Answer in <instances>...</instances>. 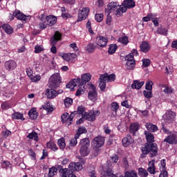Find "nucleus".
<instances>
[{"instance_id":"6e6552de","label":"nucleus","mask_w":177,"mask_h":177,"mask_svg":"<svg viewBox=\"0 0 177 177\" xmlns=\"http://www.w3.org/2000/svg\"><path fill=\"white\" fill-rule=\"evenodd\" d=\"M123 12H127V9L133 8L136 6V3L133 0H125L122 3Z\"/></svg>"},{"instance_id":"39448f33","label":"nucleus","mask_w":177,"mask_h":177,"mask_svg":"<svg viewBox=\"0 0 177 177\" xmlns=\"http://www.w3.org/2000/svg\"><path fill=\"white\" fill-rule=\"evenodd\" d=\"M176 114L172 111H167L162 116L166 124L174 123L176 120Z\"/></svg>"},{"instance_id":"864d4df0","label":"nucleus","mask_w":177,"mask_h":177,"mask_svg":"<svg viewBox=\"0 0 177 177\" xmlns=\"http://www.w3.org/2000/svg\"><path fill=\"white\" fill-rule=\"evenodd\" d=\"M99 82H108V79H107V73H104V75H101L99 78Z\"/></svg>"},{"instance_id":"bb28decb","label":"nucleus","mask_w":177,"mask_h":177,"mask_svg":"<svg viewBox=\"0 0 177 177\" xmlns=\"http://www.w3.org/2000/svg\"><path fill=\"white\" fill-rule=\"evenodd\" d=\"M44 19L46 21L47 24L49 26H53L57 22V18L50 15L47 17L46 19Z\"/></svg>"},{"instance_id":"f8f14e48","label":"nucleus","mask_w":177,"mask_h":177,"mask_svg":"<svg viewBox=\"0 0 177 177\" xmlns=\"http://www.w3.org/2000/svg\"><path fill=\"white\" fill-rule=\"evenodd\" d=\"M164 142H167L170 145H176L177 144V133H174L168 136L164 140Z\"/></svg>"},{"instance_id":"393cba45","label":"nucleus","mask_w":177,"mask_h":177,"mask_svg":"<svg viewBox=\"0 0 177 177\" xmlns=\"http://www.w3.org/2000/svg\"><path fill=\"white\" fill-rule=\"evenodd\" d=\"M140 125L138 122L132 123L130 126L129 131L132 134H136V133L139 130Z\"/></svg>"},{"instance_id":"e2e57ef3","label":"nucleus","mask_w":177,"mask_h":177,"mask_svg":"<svg viewBox=\"0 0 177 177\" xmlns=\"http://www.w3.org/2000/svg\"><path fill=\"white\" fill-rule=\"evenodd\" d=\"M143 95H144V96H145V97H147V99H149V98H151V97H153L151 91H143Z\"/></svg>"},{"instance_id":"f3484780","label":"nucleus","mask_w":177,"mask_h":177,"mask_svg":"<svg viewBox=\"0 0 177 177\" xmlns=\"http://www.w3.org/2000/svg\"><path fill=\"white\" fill-rule=\"evenodd\" d=\"M62 35L59 32L56 31L50 41L53 45H56L58 41L62 40Z\"/></svg>"},{"instance_id":"ddd939ff","label":"nucleus","mask_w":177,"mask_h":177,"mask_svg":"<svg viewBox=\"0 0 177 177\" xmlns=\"http://www.w3.org/2000/svg\"><path fill=\"white\" fill-rule=\"evenodd\" d=\"M108 39L104 37H97L95 40V44L101 48H105L107 46Z\"/></svg>"},{"instance_id":"0eeeda50","label":"nucleus","mask_w":177,"mask_h":177,"mask_svg":"<svg viewBox=\"0 0 177 177\" xmlns=\"http://www.w3.org/2000/svg\"><path fill=\"white\" fill-rule=\"evenodd\" d=\"M89 92L88 94V97L91 101H95L97 98V93L96 91V87L94 84H91L89 86Z\"/></svg>"},{"instance_id":"aec40b11","label":"nucleus","mask_w":177,"mask_h":177,"mask_svg":"<svg viewBox=\"0 0 177 177\" xmlns=\"http://www.w3.org/2000/svg\"><path fill=\"white\" fill-rule=\"evenodd\" d=\"M28 115L30 119L35 120L38 118V115H39V113L37 112V109L32 108L31 110L29 111Z\"/></svg>"},{"instance_id":"052dcab7","label":"nucleus","mask_w":177,"mask_h":177,"mask_svg":"<svg viewBox=\"0 0 177 177\" xmlns=\"http://www.w3.org/2000/svg\"><path fill=\"white\" fill-rule=\"evenodd\" d=\"M157 32L162 35H166L167 34V30L166 28H160L158 29Z\"/></svg>"},{"instance_id":"9d476101","label":"nucleus","mask_w":177,"mask_h":177,"mask_svg":"<svg viewBox=\"0 0 177 177\" xmlns=\"http://www.w3.org/2000/svg\"><path fill=\"white\" fill-rule=\"evenodd\" d=\"M77 57L75 53H66L64 54L62 58L68 63L74 64L77 59Z\"/></svg>"},{"instance_id":"8fccbe9b","label":"nucleus","mask_w":177,"mask_h":177,"mask_svg":"<svg viewBox=\"0 0 177 177\" xmlns=\"http://www.w3.org/2000/svg\"><path fill=\"white\" fill-rule=\"evenodd\" d=\"M119 8H117V10H115V15L117 17H121L122 15V13L126 12L127 11H123L122 10V7H121V6H119L118 7Z\"/></svg>"},{"instance_id":"de8ad7c7","label":"nucleus","mask_w":177,"mask_h":177,"mask_svg":"<svg viewBox=\"0 0 177 177\" xmlns=\"http://www.w3.org/2000/svg\"><path fill=\"white\" fill-rule=\"evenodd\" d=\"M1 167L3 169H12V164L10 163V162L8 161V160H4L2 164H1Z\"/></svg>"},{"instance_id":"b1692460","label":"nucleus","mask_w":177,"mask_h":177,"mask_svg":"<svg viewBox=\"0 0 177 177\" xmlns=\"http://www.w3.org/2000/svg\"><path fill=\"white\" fill-rule=\"evenodd\" d=\"M145 135L146 136L147 142L148 144H153L154 142V136L149 132L145 131Z\"/></svg>"},{"instance_id":"1a4fd4ad","label":"nucleus","mask_w":177,"mask_h":177,"mask_svg":"<svg viewBox=\"0 0 177 177\" xmlns=\"http://www.w3.org/2000/svg\"><path fill=\"white\" fill-rule=\"evenodd\" d=\"M68 168L69 169H67V171L72 172L73 174V171H81L82 169V165L80 162H72L68 165Z\"/></svg>"},{"instance_id":"f704fd0d","label":"nucleus","mask_w":177,"mask_h":177,"mask_svg":"<svg viewBox=\"0 0 177 177\" xmlns=\"http://www.w3.org/2000/svg\"><path fill=\"white\" fill-rule=\"evenodd\" d=\"M2 28L5 32L8 35H11L13 33V28L9 24H4Z\"/></svg>"},{"instance_id":"423d86ee","label":"nucleus","mask_w":177,"mask_h":177,"mask_svg":"<svg viewBox=\"0 0 177 177\" xmlns=\"http://www.w3.org/2000/svg\"><path fill=\"white\" fill-rule=\"evenodd\" d=\"M90 9L88 8H83L82 10H79L77 15V22H81L83 20H85L89 14Z\"/></svg>"},{"instance_id":"58836bf2","label":"nucleus","mask_w":177,"mask_h":177,"mask_svg":"<svg viewBox=\"0 0 177 177\" xmlns=\"http://www.w3.org/2000/svg\"><path fill=\"white\" fill-rule=\"evenodd\" d=\"M12 119L24 120V115L22 113L17 112L12 115Z\"/></svg>"},{"instance_id":"f03ea898","label":"nucleus","mask_w":177,"mask_h":177,"mask_svg":"<svg viewBox=\"0 0 177 177\" xmlns=\"http://www.w3.org/2000/svg\"><path fill=\"white\" fill-rule=\"evenodd\" d=\"M80 153L82 156L86 157L90 153V140L88 138H85L80 140Z\"/></svg>"},{"instance_id":"412c9836","label":"nucleus","mask_w":177,"mask_h":177,"mask_svg":"<svg viewBox=\"0 0 177 177\" xmlns=\"http://www.w3.org/2000/svg\"><path fill=\"white\" fill-rule=\"evenodd\" d=\"M120 6V5L118 4V3L117 2H111L109 3L107 6L108 10H105V12H107V11L109 10V12H112L113 11H115V10H117V8Z\"/></svg>"},{"instance_id":"69168bd1","label":"nucleus","mask_w":177,"mask_h":177,"mask_svg":"<svg viewBox=\"0 0 177 177\" xmlns=\"http://www.w3.org/2000/svg\"><path fill=\"white\" fill-rule=\"evenodd\" d=\"M108 82H112L115 80V75L114 74L109 75L107 73Z\"/></svg>"},{"instance_id":"c85d7f7f","label":"nucleus","mask_w":177,"mask_h":177,"mask_svg":"<svg viewBox=\"0 0 177 177\" xmlns=\"http://www.w3.org/2000/svg\"><path fill=\"white\" fill-rule=\"evenodd\" d=\"M133 142V140L131 138L130 136H127L126 138L122 139V144L124 147H127L130 144Z\"/></svg>"},{"instance_id":"338daca9","label":"nucleus","mask_w":177,"mask_h":177,"mask_svg":"<svg viewBox=\"0 0 177 177\" xmlns=\"http://www.w3.org/2000/svg\"><path fill=\"white\" fill-rule=\"evenodd\" d=\"M47 26H48V24H46V20H45V21H41L39 24V28L41 30H44L45 28H46Z\"/></svg>"},{"instance_id":"13d9d810","label":"nucleus","mask_w":177,"mask_h":177,"mask_svg":"<svg viewBox=\"0 0 177 177\" xmlns=\"http://www.w3.org/2000/svg\"><path fill=\"white\" fill-rule=\"evenodd\" d=\"M119 41L121 43V44H123L124 45H127L128 43H129V39L127 37H122L121 38L119 39Z\"/></svg>"},{"instance_id":"7ed1b4c3","label":"nucleus","mask_w":177,"mask_h":177,"mask_svg":"<svg viewBox=\"0 0 177 177\" xmlns=\"http://www.w3.org/2000/svg\"><path fill=\"white\" fill-rule=\"evenodd\" d=\"M60 83H62V78L59 73H55L49 78L48 84L51 88H58Z\"/></svg>"},{"instance_id":"c9c22d12","label":"nucleus","mask_w":177,"mask_h":177,"mask_svg":"<svg viewBox=\"0 0 177 177\" xmlns=\"http://www.w3.org/2000/svg\"><path fill=\"white\" fill-rule=\"evenodd\" d=\"M46 147L48 149H51L53 151H56L58 150L57 146L53 142L50 141L46 143Z\"/></svg>"},{"instance_id":"7c9ffc66","label":"nucleus","mask_w":177,"mask_h":177,"mask_svg":"<svg viewBox=\"0 0 177 177\" xmlns=\"http://www.w3.org/2000/svg\"><path fill=\"white\" fill-rule=\"evenodd\" d=\"M85 111V108L82 106H78L77 109V111H73L71 113V116L75 117L76 114L84 115L83 113Z\"/></svg>"},{"instance_id":"473e14b6","label":"nucleus","mask_w":177,"mask_h":177,"mask_svg":"<svg viewBox=\"0 0 177 177\" xmlns=\"http://www.w3.org/2000/svg\"><path fill=\"white\" fill-rule=\"evenodd\" d=\"M146 128L147 129V130L149 131H151V132H153V133H154V132H156L158 130V127L155 124H151V123H147L146 124Z\"/></svg>"},{"instance_id":"dca6fc26","label":"nucleus","mask_w":177,"mask_h":177,"mask_svg":"<svg viewBox=\"0 0 177 177\" xmlns=\"http://www.w3.org/2000/svg\"><path fill=\"white\" fill-rule=\"evenodd\" d=\"M82 81L80 78L73 79L72 82H69V84H66V88H73L76 86H82Z\"/></svg>"},{"instance_id":"ea45409f","label":"nucleus","mask_w":177,"mask_h":177,"mask_svg":"<svg viewBox=\"0 0 177 177\" xmlns=\"http://www.w3.org/2000/svg\"><path fill=\"white\" fill-rule=\"evenodd\" d=\"M87 131L86 129V128L84 127H80L77 129V133L75 134V136L80 138V135L83 134V133H86Z\"/></svg>"},{"instance_id":"2f4dec72","label":"nucleus","mask_w":177,"mask_h":177,"mask_svg":"<svg viewBox=\"0 0 177 177\" xmlns=\"http://www.w3.org/2000/svg\"><path fill=\"white\" fill-rule=\"evenodd\" d=\"M26 137L30 140H34L36 142L39 141L38 133L34 131L32 133H29Z\"/></svg>"},{"instance_id":"bf43d9fd","label":"nucleus","mask_w":177,"mask_h":177,"mask_svg":"<svg viewBox=\"0 0 177 177\" xmlns=\"http://www.w3.org/2000/svg\"><path fill=\"white\" fill-rule=\"evenodd\" d=\"M153 16L152 14H148L147 17H143L142 20L145 22H148L149 21H152Z\"/></svg>"},{"instance_id":"a211bd4d","label":"nucleus","mask_w":177,"mask_h":177,"mask_svg":"<svg viewBox=\"0 0 177 177\" xmlns=\"http://www.w3.org/2000/svg\"><path fill=\"white\" fill-rule=\"evenodd\" d=\"M140 51L144 53H147L151 49L150 44L147 41H142L141 45L140 46Z\"/></svg>"},{"instance_id":"09e8293b","label":"nucleus","mask_w":177,"mask_h":177,"mask_svg":"<svg viewBox=\"0 0 177 177\" xmlns=\"http://www.w3.org/2000/svg\"><path fill=\"white\" fill-rule=\"evenodd\" d=\"M64 104L66 108H68L73 104V100L70 97H66L64 101Z\"/></svg>"},{"instance_id":"4c0bfd02","label":"nucleus","mask_w":177,"mask_h":177,"mask_svg":"<svg viewBox=\"0 0 177 177\" xmlns=\"http://www.w3.org/2000/svg\"><path fill=\"white\" fill-rule=\"evenodd\" d=\"M57 145L61 150H64L66 147L65 139L64 138H61L57 140Z\"/></svg>"},{"instance_id":"4468645a","label":"nucleus","mask_w":177,"mask_h":177,"mask_svg":"<svg viewBox=\"0 0 177 177\" xmlns=\"http://www.w3.org/2000/svg\"><path fill=\"white\" fill-rule=\"evenodd\" d=\"M73 118H74V117L71 116V113L69 116H68V113H64L61 115L62 122V123L68 122V126L71 125L73 123Z\"/></svg>"},{"instance_id":"2eb2a0df","label":"nucleus","mask_w":177,"mask_h":177,"mask_svg":"<svg viewBox=\"0 0 177 177\" xmlns=\"http://www.w3.org/2000/svg\"><path fill=\"white\" fill-rule=\"evenodd\" d=\"M4 66L7 71H10L17 67V63L15 60H9L6 62Z\"/></svg>"},{"instance_id":"a878e982","label":"nucleus","mask_w":177,"mask_h":177,"mask_svg":"<svg viewBox=\"0 0 177 177\" xmlns=\"http://www.w3.org/2000/svg\"><path fill=\"white\" fill-rule=\"evenodd\" d=\"M91 75L90 73L83 74L82 75L81 84L82 85L86 84L87 82H88L91 80Z\"/></svg>"},{"instance_id":"4be33fe9","label":"nucleus","mask_w":177,"mask_h":177,"mask_svg":"<svg viewBox=\"0 0 177 177\" xmlns=\"http://www.w3.org/2000/svg\"><path fill=\"white\" fill-rule=\"evenodd\" d=\"M59 172L61 173L62 177H77L72 172L67 171V169H60Z\"/></svg>"},{"instance_id":"9b49d317","label":"nucleus","mask_w":177,"mask_h":177,"mask_svg":"<svg viewBox=\"0 0 177 177\" xmlns=\"http://www.w3.org/2000/svg\"><path fill=\"white\" fill-rule=\"evenodd\" d=\"M13 16H15V17H16L18 20L24 21L25 22H28V21L31 19V17H27L22 14L21 12H20V11L15 12L13 13Z\"/></svg>"},{"instance_id":"49530a36","label":"nucleus","mask_w":177,"mask_h":177,"mask_svg":"<svg viewBox=\"0 0 177 177\" xmlns=\"http://www.w3.org/2000/svg\"><path fill=\"white\" fill-rule=\"evenodd\" d=\"M124 177H138L137 173L132 170V171H127L124 174Z\"/></svg>"},{"instance_id":"c03bdc74","label":"nucleus","mask_w":177,"mask_h":177,"mask_svg":"<svg viewBox=\"0 0 177 177\" xmlns=\"http://www.w3.org/2000/svg\"><path fill=\"white\" fill-rule=\"evenodd\" d=\"M77 139H79V137L75 135V137L69 140L70 147H75L77 144Z\"/></svg>"},{"instance_id":"5fc2aeb1","label":"nucleus","mask_w":177,"mask_h":177,"mask_svg":"<svg viewBox=\"0 0 177 177\" xmlns=\"http://www.w3.org/2000/svg\"><path fill=\"white\" fill-rule=\"evenodd\" d=\"M1 106L3 110H8L11 107L10 104H9V102H4L1 103Z\"/></svg>"},{"instance_id":"6e6d98bb","label":"nucleus","mask_w":177,"mask_h":177,"mask_svg":"<svg viewBox=\"0 0 177 177\" xmlns=\"http://www.w3.org/2000/svg\"><path fill=\"white\" fill-rule=\"evenodd\" d=\"M104 18V15L102 14H96L95 15V21L98 23H100L102 21Z\"/></svg>"},{"instance_id":"cd10ccee","label":"nucleus","mask_w":177,"mask_h":177,"mask_svg":"<svg viewBox=\"0 0 177 177\" xmlns=\"http://www.w3.org/2000/svg\"><path fill=\"white\" fill-rule=\"evenodd\" d=\"M82 118L84 119H86L88 121H91V122H93L95 120V115L92 111H91L90 113L86 112L84 115H82Z\"/></svg>"},{"instance_id":"4d7b16f0","label":"nucleus","mask_w":177,"mask_h":177,"mask_svg":"<svg viewBox=\"0 0 177 177\" xmlns=\"http://www.w3.org/2000/svg\"><path fill=\"white\" fill-rule=\"evenodd\" d=\"M142 66L145 68L148 67L151 64V61L149 59H142Z\"/></svg>"},{"instance_id":"79ce46f5","label":"nucleus","mask_w":177,"mask_h":177,"mask_svg":"<svg viewBox=\"0 0 177 177\" xmlns=\"http://www.w3.org/2000/svg\"><path fill=\"white\" fill-rule=\"evenodd\" d=\"M42 108L47 111L48 113H51L53 111V108L50 106V104L49 102H46L44 103V104L42 106Z\"/></svg>"},{"instance_id":"72a5a7b5","label":"nucleus","mask_w":177,"mask_h":177,"mask_svg":"<svg viewBox=\"0 0 177 177\" xmlns=\"http://www.w3.org/2000/svg\"><path fill=\"white\" fill-rule=\"evenodd\" d=\"M95 48H96V46L93 43H90L86 46V47L85 48V50L88 53H92L95 50Z\"/></svg>"},{"instance_id":"603ef678","label":"nucleus","mask_w":177,"mask_h":177,"mask_svg":"<svg viewBox=\"0 0 177 177\" xmlns=\"http://www.w3.org/2000/svg\"><path fill=\"white\" fill-rule=\"evenodd\" d=\"M57 169L55 167H51L49 169V171H48V177H53V176L55 175V174L57 173Z\"/></svg>"},{"instance_id":"f257e3e1","label":"nucleus","mask_w":177,"mask_h":177,"mask_svg":"<svg viewBox=\"0 0 177 177\" xmlns=\"http://www.w3.org/2000/svg\"><path fill=\"white\" fill-rule=\"evenodd\" d=\"M141 151L140 157L142 158H145L148 154H149L150 158L156 157L158 151V145L156 143H145L141 147Z\"/></svg>"},{"instance_id":"e433bc0d","label":"nucleus","mask_w":177,"mask_h":177,"mask_svg":"<svg viewBox=\"0 0 177 177\" xmlns=\"http://www.w3.org/2000/svg\"><path fill=\"white\" fill-rule=\"evenodd\" d=\"M118 109H119V105L117 102L111 103V110L112 112L114 113H113V116L116 115Z\"/></svg>"},{"instance_id":"c756f323","label":"nucleus","mask_w":177,"mask_h":177,"mask_svg":"<svg viewBox=\"0 0 177 177\" xmlns=\"http://www.w3.org/2000/svg\"><path fill=\"white\" fill-rule=\"evenodd\" d=\"M145 82H140L138 80L133 81V84L131 85L132 88L139 90L144 85Z\"/></svg>"},{"instance_id":"20e7f679","label":"nucleus","mask_w":177,"mask_h":177,"mask_svg":"<svg viewBox=\"0 0 177 177\" xmlns=\"http://www.w3.org/2000/svg\"><path fill=\"white\" fill-rule=\"evenodd\" d=\"M104 144V139L102 136H97L95 137L93 142H92V145L93 147L95 149V152L94 153V155L95 156H97L98 151H99V148L102 147Z\"/></svg>"},{"instance_id":"6ab92c4d","label":"nucleus","mask_w":177,"mask_h":177,"mask_svg":"<svg viewBox=\"0 0 177 177\" xmlns=\"http://www.w3.org/2000/svg\"><path fill=\"white\" fill-rule=\"evenodd\" d=\"M46 95L48 99H54L57 96V91L54 90L53 88L46 90Z\"/></svg>"},{"instance_id":"5701e85b","label":"nucleus","mask_w":177,"mask_h":177,"mask_svg":"<svg viewBox=\"0 0 177 177\" xmlns=\"http://www.w3.org/2000/svg\"><path fill=\"white\" fill-rule=\"evenodd\" d=\"M147 171L151 174H156L155 160H151V161L149 162V167L147 169Z\"/></svg>"},{"instance_id":"774afa93","label":"nucleus","mask_w":177,"mask_h":177,"mask_svg":"<svg viewBox=\"0 0 177 177\" xmlns=\"http://www.w3.org/2000/svg\"><path fill=\"white\" fill-rule=\"evenodd\" d=\"M113 171L111 169H108L106 171H105V176L107 177H111L113 176Z\"/></svg>"},{"instance_id":"a19ab883","label":"nucleus","mask_w":177,"mask_h":177,"mask_svg":"<svg viewBox=\"0 0 177 177\" xmlns=\"http://www.w3.org/2000/svg\"><path fill=\"white\" fill-rule=\"evenodd\" d=\"M118 49V46L116 44H111L109 45L108 53L109 55H113L115 53L116 50Z\"/></svg>"},{"instance_id":"3c124183","label":"nucleus","mask_w":177,"mask_h":177,"mask_svg":"<svg viewBox=\"0 0 177 177\" xmlns=\"http://www.w3.org/2000/svg\"><path fill=\"white\" fill-rule=\"evenodd\" d=\"M153 85V82L148 80V81L146 82V86H145L146 90H147V91H152V89H153V87H152Z\"/></svg>"},{"instance_id":"680f3d73","label":"nucleus","mask_w":177,"mask_h":177,"mask_svg":"<svg viewBox=\"0 0 177 177\" xmlns=\"http://www.w3.org/2000/svg\"><path fill=\"white\" fill-rule=\"evenodd\" d=\"M124 59L127 61V62H135L133 55L131 54L127 55Z\"/></svg>"},{"instance_id":"a18cd8bd","label":"nucleus","mask_w":177,"mask_h":177,"mask_svg":"<svg viewBox=\"0 0 177 177\" xmlns=\"http://www.w3.org/2000/svg\"><path fill=\"white\" fill-rule=\"evenodd\" d=\"M136 66V61L132 62H127L126 63V68L128 70H133Z\"/></svg>"},{"instance_id":"37998d69","label":"nucleus","mask_w":177,"mask_h":177,"mask_svg":"<svg viewBox=\"0 0 177 177\" xmlns=\"http://www.w3.org/2000/svg\"><path fill=\"white\" fill-rule=\"evenodd\" d=\"M138 175L140 177H147L149 174L147 171L143 168L138 169Z\"/></svg>"},{"instance_id":"0e129e2a","label":"nucleus","mask_w":177,"mask_h":177,"mask_svg":"<svg viewBox=\"0 0 177 177\" xmlns=\"http://www.w3.org/2000/svg\"><path fill=\"white\" fill-rule=\"evenodd\" d=\"M31 80L32 82H37L39 80H41V75H32L31 77H30Z\"/></svg>"}]
</instances>
